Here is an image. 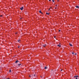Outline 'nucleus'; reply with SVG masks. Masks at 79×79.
<instances>
[{
	"label": "nucleus",
	"mask_w": 79,
	"mask_h": 79,
	"mask_svg": "<svg viewBox=\"0 0 79 79\" xmlns=\"http://www.w3.org/2000/svg\"><path fill=\"white\" fill-rule=\"evenodd\" d=\"M49 10H50V9Z\"/></svg>",
	"instance_id": "obj_33"
},
{
	"label": "nucleus",
	"mask_w": 79,
	"mask_h": 79,
	"mask_svg": "<svg viewBox=\"0 0 79 79\" xmlns=\"http://www.w3.org/2000/svg\"><path fill=\"white\" fill-rule=\"evenodd\" d=\"M72 53L73 55H74V52H73Z\"/></svg>",
	"instance_id": "obj_15"
},
{
	"label": "nucleus",
	"mask_w": 79,
	"mask_h": 79,
	"mask_svg": "<svg viewBox=\"0 0 79 79\" xmlns=\"http://www.w3.org/2000/svg\"><path fill=\"white\" fill-rule=\"evenodd\" d=\"M23 8H24V7H22L20 8V9L21 10H23Z\"/></svg>",
	"instance_id": "obj_2"
},
{
	"label": "nucleus",
	"mask_w": 79,
	"mask_h": 79,
	"mask_svg": "<svg viewBox=\"0 0 79 79\" xmlns=\"http://www.w3.org/2000/svg\"><path fill=\"white\" fill-rule=\"evenodd\" d=\"M74 77H79L78 76H74Z\"/></svg>",
	"instance_id": "obj_6"
},
{
	"label": "nucleus",
	"mask_w": 79,
	"mask_h": 79,
	"mask_svg": "<svg viewBox=\"0 0 79 79\" xmlns=\"http://www.w3.org/2000/svg\"><path fill=\"white\" fill-rule=\"evenodd\" d=\"M55 9H56V8H55Z\"/></svg>",
	"instance_id": "obj_29"
},
{
	"label": "nucleus",
	"mask_w": 79,
	"mask_h": 79,
	"mask_svg": "<svg viewBox=\"0 0 79 79\" xmlns=\"http://www.w3.org/2000/svg\"><path fill=\"white\" fill-rule=\"evenodd\" d=\"M61 71H62V70H61Z\"/></svg>",
	"instance_id": "obj_25"
},
{
	"label": "nucleus",
	"mask_w": 79,
	"mask_h": 79,
	"mask_svg": "<svg viewBox=\"0 0 79 79\" xmlns=\"http://www.w3.org/2000/svg\"><path fill=\"white\" fill-rule=\"evenodd\" d=\"M76 79H77V77H76Z\"/></svg>",
	"instance_id": "obj_19"
},
{
	"label": "nucleus",
	"mask_w": 79,
	"mask_h": 79,
	"mask_svg": "<svg viewBox=\"0 0 79 79\" xmlns=\"http://www.w3.org/2000/svg\"><path fill=\"white\" fill-rule=\"evenodd\" d=\"M51 8H52V7H51Z\"/></svg>",
	"instance_id": "obj_30"
},
{
	"label": "nucleus",
	"mask_w": 79,
	"mask_h": 79,
	"mask_svg": "<svg viewBox=\"0 0 79 79\" xmlns=\"http://www.w3.org/2000/svg\"><path fill=\"white\" fill-rule=\"evenodd\" d=\"M22 19L21 18H20V19Z\"/></svg>",
	"instance_id": "obj_31"
},
{
	"label": "nucleus",
	"mask_w": 79,
	"mask_h": 79,
	"mask_svg": "<svg viewBox=\"0 0 79 79\" xmlns=\"http://www.w3.org/2000/svg\"><path fill=\"white\" fill-rule=\"evenodd\" d=\"M21 64H19V66H20V65L21 66Z\"/></svg>",
	"instance_id": "obj_12"
},
{
	"label": "nucleus",
	"mask_w": 79,
	"mask_h": 79,
	"mask_svg": "<svg viewBox=\"0 0 79 79\" xmlns=\"http://www.w3.org/2000/svg\"><path fill=\"white\" fill-rule=\"evenodd\" d=\"M47 45H46V44H44L43 45V47H46V46Z\"/></svg>",
	"instance_id": "obj_3"
},
{
	"label": "nucleus",
	"mask_w": 79,
	"mask_h": 79,
	"mask_svg": "<svg viewBox=\"0 0 79 79\" xmlns=\"http://www.w3.org/2000/svg\"><path fill=\"white\" fill-rule=\"evenodd\" d=\"M18 62H19V61L17 60L15 62V63H18Z\"/></svg>",
	"instance_id": "obj_4"
},
{
	"label": "nucleus",
	"mask_w": 79,
	"mask_h": 79,
	"mask_svg": "<svg viewBox=\"0 0 79 79\" xmlns=\"http://www.w3.org/2000/svg\"><path fill=\"white\" fill-rule=\"evenodd\" d=\"M55 37H56V36H54V38H55Z\"/></svg>",
	"instance_id": "obj_24"
},
{
	"label": "nucleus",
	"mask_w": 79,
	"mask_h": 79,
	"mask_svg": "<svg viewBox=\"0 0 79 79\" xmlns=\"http://www.w3.org/2000/svg\"><path fill=\"white\" fill-rule=\"evenodd\" d=\"M52 1L53 2H54V0H52Z\"/></svg>",
	"instance_id": "obj_16"
},
{
	"label": "nucleus",
	"mask_w": 79,
	"mask_h": 79,
	"mask_svg": "<svg viewBox=\"0 0 79 79\" xmlns=\"http://www.w3.org/2000/svg\"><path fill=\"white\" fill-rule=\"evenodd\" d=\"M75 55H77V54L75 53Z\"/></svg>",
	"instance_id": "obj_17"
},
{
	"label": "nucleus",
	"mask_w": 79,
	"mask_h": 79,
	"mask_svg": "<svg viewBox=\"0 0 79 79\" xmlns=\"http://www.w3.org/2000/svg\"><path fill=\"white\" fill-rule=\"evenodd\" d=\"M20 47L19 46H18V48H19Z\"/></svg>",
	"instance_id": "obj_22"
},
{
	"label": "nucleus",
	"mask_w": 79,
	"mask_h": 79,
	"mask_svg": "<svg viewBox=\"0 0 79 79\" xmlns=\"http://www.w3.org/2000/svg\"><path fill=\"white\" fill-rule=\"evenodd\" d=\"M40 13H42V14H43V13H42V12H41V10H40L39 11Z\"/></svg>",
	"instance_id": "obj_5"
},
{
	"label": "nucleus",
	"mask_w": 79,
	"mask_h": 79,
	"mask_svg": "<svg viewBox=\"0 0 79 79\" xmlns=\"http://www.w3.org/2000/svg\"><path fill=\"white\" fill-rule=\"evenodd\" d=\"M76 8H79V6H76Z\"/></svg>",
	"instance_id": "obj_8"
},
{
	"label": "nucleus",
	"mask_w": 79,
	"mask_h": 79,
	"mask_svg": "<svg viewBox=\"0 0 79 79\" xmlns=\"http://www.w3.org/2000/svg\"><path fill=\"white\" fill-rule=\"evenodd\" d=\"M56 6H57V5H56Z\"/></svg>",
	"instance_id": "obj_28"
},
{
	"label": "nucleus",
	"mask_w": 79,
	"mask_h": 79,
	"mask_svg": "<svg viewBox=\"0 0 79 79\" xmlns=\"http://www.w3.org/2000/svg\"><path fill=\"white\" fill-rule=\"evenodd\" d=\"M58 47H61V45H57Z\"/></svg>",
	"instance_id": "obj_9"
},
{
	"label": "nucleus",
	"mask_w": 79,
	"mask_h": 79,
	"mask_svg": "<svg viewBox=\"0 0 79 79\" xmlns=\"http://www.w3.org/2000/svg\"><path fill=\"white\" fill-rule=\"evenodd\" d=\"M31 77H35V74L31 75Z\"/></svg>",
	"instance_id": "obj_1"
},
{
	"label": "nucleus",
	"mask_w": 79,
	"mask_h": 79,
	"mask_svg": "<svg viewBox=\"0 0 79 79\" xmlns=\"http://www.w3.org/2000/svg\"><path fill=\"white\" fill-rule=\"evenodd\" d=\"M60 44H61L60 43V44H59L60 45Z\"/></svg>",
	"instance_id": "obj_27"
},
{
	"label": "nucleus",
	"mask_w": 79,
	"mask_h": 79,
	"mask_svg": "<svg viewBox=\"0 0 79 79\" xmlns=\"http://www.w3.org/2000/svg\"><path fill=\"white\" fill-rule=\"evenodd\" d=\"M29 77H31V75H29Z\"/></svg>",
	"instance_id": "obj_18"
},
{
	"label": "nucleus",
	"mask_w": 79,
	"mask_h": 79,
	"mask_svg": "<svg viewBox=\"0 0 79 79\" xmlns=\"http://www.w3.org/2000/svg\"><path fill=\"white\" fill-rule=\"evenodd\" d=\"M0 16H2V15H1Z\"/></svg>",
	"instance_id": "obj_26"
},
{
	"label": "nucleus",
	"mask_w": 79,
	"mask_h": 79,
	"mask_svg": "<svg viewBox=\"0 0 79 79\" xmlns=\"http://www.w3.org/2000/svg\"><path fill=\"white\" fill-rule=\"evenodd\" d=\"M57 2H59V0H58Z\"/></svg>",
	"instance_id": "obj_23"
},
{
	"label": "nucleus",
	"mask_w": 79,
	"mask_h": 79,
	"mask_svg": "<svg viewBox=\"0 0 79 79\" xmlns=\"http://www.w3.org/2000/svg\"><path fill=\"white\" fill-rule=\"evenodd\" d=\"M51 0H49V1L50 2V1H51Z\"/></svg>",
	"instance_id": "obj_20"
},
{
	"label": "nucleus",
	"mask_w": 79,
	"mask_h": 79,
	"mask_svg": "<svg viewBox=\"0 0 79 79\" xmlns=\"http://www.w3.org/2000/svg\"><path fill=\"white\" fill-rule=\"evenodd\" d=\"M44 69H47V67H45Z\"/></svg>",
	"instance_id": "obj_11"
},
{
	"label": "nucleus",
	"mask_w": 79,
	"mask_h": 79,
	"mask_svg": "<svg viewBox=\"0 0 79 79\" xmlns=\"http://www.w3.org/2000/svg\"><path fill=\"white\" fill-rule=\"evenodd\" d=\"M60 30H59V32H60Z\"/></svg>",
	"instance_id": "obj_21"
},
{
	"label": "nucleus",
	"mask_w": 79,
	"mask_h": 79,
	"mask_svg": "<svg viewBox=\"0 0 79 79\" xmlns=\"http://www.w3.org/2000/svg\"><path fill=\"white\" fill-rule=\"evenodd\" d=\"M46 15H50V13H47V12L46 13Z\"/></svg>",
	"instance_id": "obj_10"
},
{
	"label": "nucleus",
	"mask_w": 79,
	"mask_h": 79,
	"mask_svg": "<svg viewBox=\"0 0 79 79\" xmlns=\"http://www.w3.org/2000/svg\"><path fill=\"white\" fill-rule=\"evenodd\" d=\"M69 45L70 46H71V47H72V46H73V45H72V44H71L70 43L69 44Z\"/></svg>",
	"instance_id": "obj_7"
},
{
	"label": "nucleus",
	"mask_w": 79,
	"mask_h": 79,
	"mask_svg": "<svg viewBox=\"0 0 79 79\" xmlns=\"http://www.w3.org/2000/svg\"><path fill=\"white\" fill-rule=\"evenodd\" d=\"M41 77H42V76H41Z\"/></svg>",
	"instance_id": "obj_32"
},
{
	"label": "nucleus",
	"mask_w": 79,
	"mask_h": 79,
	"mask_svg": "<svg viewBox=\"0 0 79 79\" xmlns=\"http://www.w3.org/2000/svg\"><path fill=\"white\" fill-rule=\"evenodd\" d=\"M9 72H10V73H11V70H9Z\"/></svg>",
	"instance_id": "obj_13"
},
{
	"label": "nucleus",
	"mask_w": 79,
	"mask_h": 79,
	"mask_svg": "<svg viewBox=\"0 0 79 79\" xmlns=\"http://www.w3.org/2000/svg\"><path fill=\"white\" fill-rule=\"evenodd\" d=\"M18 42H19L20 41V40H18Z\"/></svg>",
	"instance_id": "obj_14"
}]
</instances>
